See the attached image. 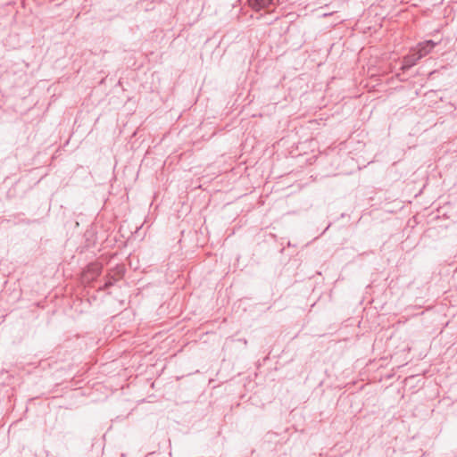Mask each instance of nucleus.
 Listing matches in <instances>:
<instances>
[{
  "instance_id": "5",
  "label": "nucleus",
  "mask_w": 457,
  "mask_h": 457,
  "mask_svg": "<svg viewBox=\"0 0 457 457\" xmlns=\"http://www.w3.org/2000/svg\"><path fill=\"white\" fill-rule=\"evenodd\" d=\"M118 273H119L120 277H122V274H123L122 270H120Z\"/></svg>"
},
{
  "instance_id": "4",
  "label": "nucleus",
  "mask_w": 457,
  "mask_h": 457,
  "mask_svg": "<svg viewBox=\"0 0 457 457\" xmlns=\"http://www.w3.org/2000/svg\"><path fill=\"white\" fill-rule=\"evenodd\" d=\"M118 278H111L104 283V285L101 287L102 290H105L114 285V282L117 281Z\"/></svg>"
},
{
  "instance_id": "2",
  "label": "nucleus",
  "mask_w": 457,
  "mask_h": 457,
  "mask_svg": "<svg viewBox=\"0 0 457 457\" xmlns=\"http://www.w3.org/2000/svg\"><path fill=\"white\" fill-rule=\"evenodd\" d=\"M436 43H435L434 41L427 40L418 45L416 52L419 53L422 58L426 56L428 54H429L432 51V49L436 46Z\"/></svg>"
},
{
  "instance_id": "3",
  "label": "nucleus",
  "mask_w": 457,
  "mask_h": 457,
  "mask_svg": "<svg viewBox=\"0 0 457 457\" xmlns=\"http://www.w3.org/2000/svg\"><path fill=\"white\" fill-rule=\"evenodd\" d=\"M272 0H248L249 5L255 11L267 8Z\"/></svg>"
},
{
  "instance_id": "1",
  "label": "nucleus",
  "mask_w": 457,
  "mask_h": 457,
  "mask_svg": "<svg viewBox=\"0 0 457 457\" xmlns=\"http://www.w3.org/2000/svg\"><path fill=\"white\" fill-rule=\"evenodd\" d=\"M420 59V54L417 53L416 50L413 51L412 53L403 57L401 70L403 71L409 70L410 68L414 66Z\"/></svg>"
}]
</instances>
